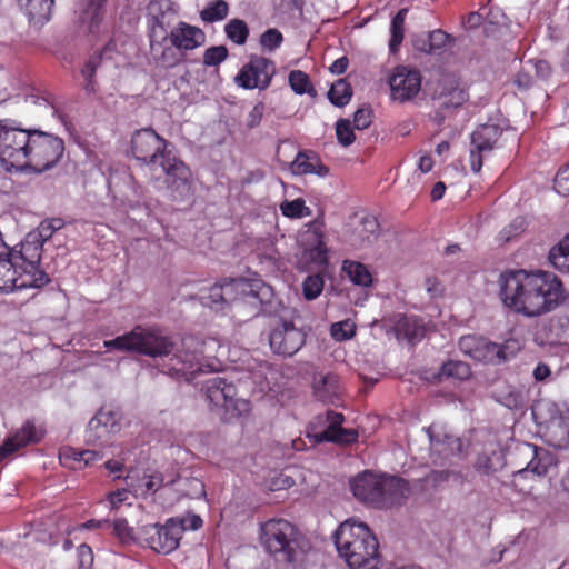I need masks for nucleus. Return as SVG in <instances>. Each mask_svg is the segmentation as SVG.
<instances>
[{
  "label": "nucleus",
  "mask_w": 569,
  "mask_h": 569,
  "mask_svg": "<svg viewBox=\"0 0 569 569\" xmlns=\"http://www.w3.org/2000/svg\"><path fill=\"white\" fill-rule=\"evenodd\" d=\"M300 241L305 246L303 258L318 266L327 264V248L323 242V232L319 223L311 222L308 229L300 236Z\"/></svg>",
  "instance_id": "obj_18"
},
{
  "label": "nucleus",
  "mask_w": 569,
  "mask_h": 569,
  "mask_svg": "<svg viewBox=\"0 0 569 569\" xmlns=\"http://www.w3.org/2000/svg\"><path fill=\"white\" fill-rule=\"evenodd\" d=\"M21 282V270L16 263L13 252L7 247L6 253L0 256V291H12L23 289Z\"/></svg>",
  "instance_id": "obj_27"
},
{
  "label": "nucleus",
  "mask_w": 569,
  "mask_h": 569,
  "mask_svg": "<svg viewBox=\"0 0 569 569\" xmlns=\"http://www.w3.org/2000/svg\"><path fill=\"white\" fill-rule=\"evenodd\" d=\"M408 13V9H400L391 21V39L389 41V49L392 53L398 51L405 37V19Z\"/></svg>",
  "instance_id": "obj_39"
},
{
  "label": "nucleus",
  "mask_w": 569,
  "mask_h": 569,
  "mask_svg": "<svg viewBox=\"0 0 569 569\" xmlns=\"http://www.w3.org/2000/svg\"><path fill=\"white\" fill-rule=\"evenodd\" d=\"M29 130L9 124L0 120V163L7 171H23L26 168Z\"/></svg>",
  "instance_id": "obj_9"
},
{
  "label": "nucleus",
  "mask_w": 569,
  "mask_h": 569,
  "mask_svg": "<svg viewBox=\"0 0 569 569\" xmlns=\"http://www.w3.org/2000/svg\"><path fill=\"white\" fill-rule=\"evenodd\" d=\"M333 539L350 569L379 568V543L366 523L347 520L336 530Z\"/></svg>",
  "instance_id": "obj_5"
},
{
  "label": "nucleus",
  "mask_w": 569,
  "mask_h": 569,
  "mask_svg": "<svg viewBox=\"0 0 569 569\" xmlns=\"http://www.w3.org/2000/svg\"><path fill=\"white\" fill-rule=\"evenodd\" d=\"M224 32L232 42L244 44L249 36V28L243 20L232 19L226 24Z\"/></svg>",
  "instance_id": "obj_42"
},
{
  "label": "nucleus",
  "mask_w": 569,
  "mask_h": 569,
  "mask_svg": "<svg viewBox=\"0 0 569 569\" xmlns=\"http://www.w3.org/2000/svg\"><path fill=\"white\" fill-rule=\"evenodd\" d=\"M343 419L342 413L328 410L326 416L328 427L317 435L318 440L340 445H350L356 442L358 439V431L355 429L342 428L341 425Z\"/></svg>",
  "instance_id": "obj_21"
},
{
  "label": "nucleus",
  "mask_w": 569,
  "mask_h": 569,
  "mask_svg": "<svg viewBox=\"0 0 569 569\" xmlns=\"http://www.w3.org/2000/svg\"><path fill=\"white\" fill-rule=\"evenodd\" d=\"M129 498V491L126 489L117 490L109 493L108 499L110 501L111 509H118L121 503L126 502Z\"/></svg>",
  "instance_id": "obj_64"
},
{
  "label": "nucleus",
  "mask_w": 569,
  "mask_h": 569,
  "mask_svg": "<svg viewBox=\"0 0 569 569\" xmlns=\"http://www.w3.org/2000/svg\"><path fill=\"white\" fill-rule=\"evenodd\" d=\"M459 349L466 356L483 362H495L496 343L481 336H462L458 342Z\"/></svg>",
  "instance_id": "obj_23"
},
{
  "label": "nucleus",
  "mask_w": 569,
  "mask_h": 569,
  "mask_svg": "<svg viewBox=\"0 0 569 569\" xmlns=\"http://www.w3.org/2000/svg\"><path fill=\"white\" fill-rule=\"evenodd\" d=\"M502 133L497 124H481L471 134L470 166L475 173L480 172L483 157L493 150Z\"/></svg>",
  "instance_id": "obj_14"
},
{
  "label": "nucleus",
  "mask_w": 569,
  "mask_h": 569,
  "mask_svg": "<svg viewBox=\"0 0 569 569\" xmlns=\"http://www.w3.org/2000/svg\"><path fill=\"white\" fill-rule=\"evenodd\" d=\"M99 430L100 432L97 435L98 438H101L104 435H108L117 430V419L111 410L101 409L89 421L88 432L90 438L92 437V432Z\"/></svg>",
  "instance_id": "obj_32"
},
{
  "label": "nucleus",
  "mask_w": 569,
  "mask_h": 569,
  "mask_svg": "<svg viewBox=\"0 0 569 569\" xmlns=\"http://www.w3.org/2000/svg\"><path fill=\"white\" fill-rule=\"evenodd\" d=\"M295 485V480L291 476L280 473L278 477L273 478L270 483L271 490H284L289 489Z\"/></svg>",
  "instance_id": "obj_61"
},
{
  "label": "nucleus",
  "mask_w": 569,
  "mask_h": 569,
  "mask_svg": "<svg viewBox=\"0 0 569 569\" xmlns=\"http://www.w3.org/2000/svg\"><path fill=\"white\" fill-rule=\"evenodd\" d=\"M391 98L399 102L413 99L421 89V74L416 69L399 66L389 79Z\"/></svg>",
  "instance_id": "obj_15"
},
{
  "label": "nucleus",
  "mask_w": 569,
  "mask_h": 569,
  "mask_svg": "<svg viewBox=\"0 0 569 569\" xmlns=\"http://www.w3.org/2000/svg\"><path fill=\"white\" fill-rule=\"evenodd\" d=\"M280 210L284 217L292 219L308 217L311 214L310 208L306 206V202L302 198H297L292 201H283L280 204Z\"/></svg>",
  "instance_id": "obj_43"
},
{
  "label": "nucleus",
  "mask_w": 569,
  "mask_h": 569,
  "mask_svg": "<svg viewBox=\"0 0 569 569\" xmlns=\"http://www.w3.org/2000/svg\"><path fill=\"white\" fill-rule=\"evenodd\" d=\"M44 433L46 431L41 426H36L33 421L27 420L20 429L8 437L0 446V462L19 449L40 442Z\"/></svg>",
  "instance_id": "obj_17"
},
{
  "label": "nucleus",
  "mask_w": 569,
  "mask_h": 569,
  "mask_svg": "<svg viewBox=\"0 0 569 569\" xmlns=\"http://www.w3.org/2000/svg\"><path fill=\"white\" fill-rule=\"evenodd\" d=\"M107 0H79L78 7L80 19L83 23H88L89 30L93 31L102 19V8Z\"/></svg>",
  "instance_id": "obj_31"
},
{
  "label": "nucleus",
  "mask_w": 569,
  "mask_h": 569,
  "mask_svg": "<svg viewBox=\"0 0 569 569\" xmlns=\"http://www.w3.org/2000/svg\"><path fill=\"white\" fill-rule=\"evenodd\" d=\"M342 270L347 273L352 283L361 287H369L372 283V276L368 268L357 261L346 260Z\"/></svg>",
  "instance_id": "obj_35"
},
{
  "label": "nucleus",
  "mask_w": 569,
  "mask_h": 569,
  "mask_svg": "<svg viewBox=\"0 0 569 569\" xmlns=\"http://www.w3.org/2000/svg\"><path fill=\"white\" fill-rule=\"evenodd\" d=\"M103 345L107 349L137 352L151 358L169 357L174 351L163 366L162 372L176 379L191 381L198 373L216 370L211 357L207 355L209 345L214 346L216 342H207L196 336L183 337L180 348H177L172 337L138 326L128 333L104 341Z\"/></svg>",
  "instance_id": "obj_1"
},
{
  "label": "nucleus",
  "mask_w": 569,
  "mask_h": 569,
  "mask_svg": "<svg viewBox=\"0 0 569 569\" xmlns=\"http://www.w3.org/2000/svg\"><path fill=\"white\" fill-rule=\"evenodd\" d=\"M431 450L445 457L463 453V443L460 438L445 432H436L433 426L427 429Z\"/></svg>",
  "instance_id": "obj_26"
},
{
  "label": "nucleus",
  "mask_w": 569,
  "mask_h": 569,
  "mask_svg": "<svg viewBox=\"0 0 569 569\" xmlns=\"http://www.w3.org/2000/svg\"><path fill=\"white\" fill-rule=\"evenodd\" d=\"M203 303L216 310L224 309L226 303L221 284H214L209 289L208 296L203 297Z\"/></svg>",
  "instance_id": "obj_53"
},
{
  "label": "nucleus",
  "mask_w": 569,
  "mask_h": 569,
  "mask_svg": "<svg viewBox=\"0 0 569 569\" xmlns=\"http://www.w3.org/2000/svg\"><path fill=\"white\" fill-rule=\"evenodd\" d=\"M301 533L286 519H270L260 526V542L267 552L292 562L300 548Z\"/></svg>",
  "instance_id": "obj_6"
},
{
  "label": "nucleus",
  "mask_w": 569,
  "mask_h": 569,
  "mask_svg": "<svg viewBox=\"0 0 569 569\" xmlns=\"http://www.w3.org/2000/svg\"><path fill=\"white\" fill-rule=\"evenodd\" d=\"M263 111L264 104L261 102L257 103L248 114L247 126L251 129L259 126L263 116Z\"/></svg>",
  "instance_id": "obj_62"
},
{
  "label": "nucleus",
  "mask_w": 569,
  "mask_h": 569,
  "mask_svg": "<svg viewBox=\"0 0 569 569\" xmlns=\"http://www.w3.org/2000/svg\"><path fill=\"white\" fill-rule=\"evenodd\" d=\"M144 488L147 492H156L163 483L161 473H153L144 477Z\"/></svg>",
  "instance_id": "obj_63"
},
{
  "label": "nucleus",
  "mask_w": 569,
  "mask_h": 569,
  "mask_svg": "<svg viewBox=\"0 0 569 569\" xmlns=\"http://www.w3.org/2000/svg\"><path fill=\"white\" fill-rule=\"evenodd\" d=\"M381 476L363 471L350 480V488L356 499L377 508Z\"/></svg>",
  "instance_id": "obj_22"
},
{
  "label": "nucleus",
  "mask_w": 569,
  "mask_h": 569,
  "mask_svg": "<svg viewBox=\"0 0 569 569\" xmlns=\"http://www.w3.org/2000/svg\"><path fill=\"white\" fill-rule=\"evenodd\" d=\"M312 390L318 400L322 402H335L340 393L339 377L332 372L315 373Z\"/></svg>",
  "instance_id": "obj_25"
},
{
  "label": "nucleus",
  "mask_w": 569,
  "mask_h": 569,
  "mask_svg": "<svg viewBox=\"0 0 569 569\" xmlns=\"http://www.w3.org/2000/svg\"><path fill=\"white\" fill-rule=\"evenodd\" d=\"M276 73L274 63L259 56H253L246 63L234 78V82L243 89L264 90L270 86Z\"/></svg>",
  "instance_id": "obj_13"
},
{
  "label": "nucleus",
  "mask_w": 569,
  "mask_h": 569,
  "mask_svg": "<svg viewBox=\"0 0 569 569\" xmlns=\"http://www.w3.org/2000/svg\"><path fill=\"white\" fill-rule=\"evenodd\" d=\"M336 134L339 143L349 147L356 139L353 129L348 119H339L336 123Z\"/></svg>",
  "instance_id": "obj_48"
},
{
  "label": "nucleus",
  "mask_w": 569,
  "mask_h": 569,
  "mask_svg": "<svg viewBox=\"0 0 569 569\" xmlns=\"http://www.w3.org/2000/svg\"><path fill=\"white\" fill-rule=\"evenodd\" d=\"M323 278L320 274L308 276L302 283V293L307 300L316 299L323 290Z\"/></svg>",
  "instance_id": "obj_47"
},
{
  "label": "nucleus",
  "mask_w": 569,
  "mask_h": 569,
  "mask_svg": "<svg viewBox=\"0 0 569 569\" xmlns=\"http://www.w3.org/2000/svg\"><path fill=\"white\" fill-rule=\"evenodd\" d=\"M202 390L211 410H224L230 418L240 417L250 410V402L237 398L236 386L221 377L208 379Z\"/></svg>",
  "instance_id": "obj_10"
},
{
  "label": "nucleus",
  "mask_w": 569,
  "mask_h": 569,
  "mask_svg": "<svg viewBox=\"0 0 569 569\" xmlns=\"http://www.w3.org/2000/svg\"><path fill=\"white\" fill-rule=\"evenodd\" d=\"M501 452L492 450L490 453H482L477 457L475 469L482 475H492L503 467Z\"/></svg>",
  "instance_id": "obj_37"
},
{
  "label": "nucleus",
  "mask_w": 569,
  "mask_h": 569,
  "mask_svg": "<svg viewBox=\"0 0 569 569\" xmlns=\"http://www.w3.org/2000/svg\"><path fill=\"white\" fill-rule=\"evenodd\" d=\"M130 149L134 159L148 168L154 182L164 178L163 183L173 200L191 197L190 169L168 150V141L153 129L136 130L131 136Z\"/></svg>",
  "instance_id": "obj_3"
},
{
  "label": "nucleus",
  "mask_w": 569,
  "mask_h": 569,
  "mask_svg": "<svg viewBox=\"0 0 569 569\" xmlns=\"http://www.w3.org/2000/svg\"><path fill=\"white\" fill-rule=\"evenodd\" d=\"M270 326L269 345L274 353L291 357L305 345V332L291 320L273 318Z\"/></svg>",
  "instance_id": "obj_11"
},
{
  "label": "nucleus",
  "mask_w": 569,
  "mask_h": 569,
  "mask_svg": "<svg viewBox=\"0 0 569 569\" xmlns=\"http://www.w3.org/2000/svg\"><path fill=\"white\" fill-rule=\"evenodd\" d=\"M78 558L81 569H89L93 563V552L92 549L86 545L82 543L78 548Z\"/></svg>",
  "instance_id": "obj_59"
},
{
  "label": "nucleus",
  "mask_w": 569,
  "mask_h": 569,
  "mask_svg": "<svg viewBox=\"0 0 569 569\" xmlns=\"http://www.w3.org/2000/svg\"><path fill=\"white\" fill-rule=\"evenodd\" d=\"M548 258L555 269L569 273V234L550 249Z\"/></svg>",
  "instance_id": "obj_33"
},
{
  "label": "nucleus",
  "mask_w": 569,
  "mask_h": 569,
  "mask_svg": "<svg viewBox=\"0 0 569 569\" xmlns=\"http://www.w3.org/2000/svg\"><path fill=\"white\" fill-rule=\"evenodd\" d=\"M519 452L525 458H529L527 466L519 469L517 473L532 472L536 476H543L547 473L552 458L550 453L532 443H522L519 447Z\"/></svg>",
  "instance_id": "obj_24"
},
{
  "label": "nucleus",
  "mask_w": 569,
  "mask_h": 569,
  "mask_svg": "<svg viewBox=\"0 0 569 569\" xmlns=\"http://www.w3.org/2000/svg\"><path fill=\"white\" fill-rule=\"evenodd\" d=\"M290 169L293 174L299 176L313 173L319 177H325L329 172L328 167L322 164L317 156H308L305 152H299L297 154L296 159L290 166Z\"/></svg>",
  "instance_id": "obj_29"
},
{
  "label": "nucleus",
  "mask_w": 569,
  "mask_h": 569,
  "mask_svg": "<svg viewBox=\"0 0 569 569\" xmlns=\"http://www.w3.org/2000/svg\"><path fill=\"white\" fill-rule=\"evenodd\" d=\"M437 376L440 380L445 378L466 380L471 377V368L461 360H448L442 363Z\"/></svg>",
  "instance_id": "obj_36"
},
{
  "label": "nucleus",
  "mask_w": 569,
  "mask_h": 569,
  "mask_svg": "<svg viewBox=\"0 0 569 569\" xmlns=\"http://www.w3.org/2000/svg\"><path fill=\"white\" fill-rule=\"evenodd\" d=\"M181 528L171 518L164 526L153 523L138 528V539L157 552L169 553L179 546L182 538Z\"/></svg>",
  "instance_id": "obj_12"
},
{
  "label": "nucleus",
  "mask_w": 569,
  "mask_h": 569,
  "mask_svg": "<svg viewBox=\"0 0 569 569\" xmlns=\"http://www.w3.org/2000/svg\"><path fill=\"white\" fill-rule=\"evenodd\" d=\"M353 123L358 130L367 129L371 123V111L369 109H358L353 116Z\"/></svg>",
  "instance_id": "obj_60"
},
{
  "label": "nucleus",
  "mask_w": 569,
  "mask_h": 569,
  "mask_svg": "<svg viewBox=\"0 0 569 569\" xmlns=\"http://www.w3.org/2000/svg\"><path fill=\"white\" fill-rule=\"evenodd\" d=\"M81 456V451L71 447H63L59 451V460L61 465L70 469L80 468V466L77 465L82 462Z\"/></svg>",
  "instance_id": "obj_50"
},
{
  "label": "nucleus",
  "mask_w": 569,
  "mask_h": 569,
  "mask_svg": "<svg viewBox=\"0 0 569 569\" xmlns=\"http://www.w3.org/2000/svg\"><path fill=\"white\" fill-rule=\"evenodd\" d=\"M53 0H18L30 21L42 23L50 17Z\"/></svg>",
  "instance_id": "obj_30"
},
{
  "label": "nucleus",
  "mask_w": 569,
  "mask_h": 569,
  "mask_svg": "<svg viewBox=\"0 0 569 569\" xmlns=\"http://www.w3.org/2000/svg\"><path fill=\"white\" fill-rule=\"evenodd\" d=\"M521 349L520 342L516 339H508L503 343H496L495 362L502 363L513 358Z\"/></svg>",
  "instance_id": "obj_45"
},
{
  "label": "nucleus",
  "mask_w": 569,
  "mask_h": 569,
  "mask_svg": "<svg viewBox=\"0 0 569 569\" xmlns=\"http://www.w3.org/2000/svg\"><path fill=\"white\" fill-rule=\"evenodd\" d=\"M282 41V33L276 28L266 30L260 37L261 47L268 51H273L279 48Z\"/></svg>",
  "instance_id": "obj_51"
},
{
  "label": "nucleus",
  "mask_w": 569,
  "mask_h": 569,
  "mask_svg": "<svg viewBox=\"0 0 569 569\" xmlns=\"http://www.w3.org/2000/svg\"><path fill=\"white\" fill-rule=\"evenodd\" d=\"M64 226V221L61 218H52L43 220L39 226V231L36 234L43 242L52 237V234L60 230Z\"/></svg>",
  "instance_id": "obj_52"
},
{
  "label": "nucleus",
  "mask_w": 569,
  "mask_h": 569,
  "mask_svg": "<svg viewBox=\"0 0 569 569\" xmlns=\"http://www.w3.org/2000/svg\"><path fill=\"white\" fill-rule=\"evenodd\" d=\"M27 163L23 171L42 173L53 168L63 156V140L41 130H29Z\"/></svg>",
  "instance_id": "obj_7"
},
{
  "label": "nucleus",
  "mask_w": 569,
  "mask_h": 569,
  "mask_svg": "<svg viewBox=\"0 0 569 569\" xmlns=\"http://www.w3.org/2000/svg\"><path fill=\"white\" fill-rule=\"evenodd\" d=\"M555 190L561 196H569V162L559 169L555 180Z\"/></svg>",
  "instance_id": "obj_56"
},
{
  "label": "nucleus",
  "mask_w": 569,
  "mask_h": 569,
  "mask_svg": "<svg viewBox=\"0 0 569 569\" xmlns=\"http://www.w3.org/2000/svg\"><path fill=\"white\" fill-rule=\"evenodd\" d=\"M228 57V49L224 46L208 48L203 53V64L208 67L218 66Z\"/></svg>",
  "instance_id": "obj_49"
},
{
  "label": "nucleus",
  "mask_w": 569,
  "mask_h": 569,
  "mask_svg": "<svg viewBox=\"0 0 569 569\" xmlns=\"http://www.w3.org/2000/svg\"><path fill=\"white\" fill-rule=\"evenodd\" d=\"M452 41L453 39L450 34L437 29L428 33V48L419 47V51L428 54H438Z\"/></svg>",
  "instance_id": "obj_40"
},
{
  "label": "nucleus",
  "mask_w": 569,
  "mask_h": 569,
  "mask_svg": "<svg viewBox=\"0 0 569 569\" xmlns=\"http://www.w3.org/2000/svg\"><path fill=\"white\" fill-rule=\"evenodd\" d=\"M174 519V522L178 523L179 526H181L182 528V533L186 531V530H197L199 528H201L202 526V519L197 516V515H188L183 518H173Z\"/></svg>",
  "instance_id": "obj_57"
},
{
  "label": "nucleus",
  "mask_w": 569,
  "mask_h": 569,
  "mask_svg": "<svg viewBox=\"0 0 569 569\" xmlns=\"http://www.w3.org/2000/svg\"><path fill=\"white\" fill-rule=\"evenodd\" d=\"M498 283L503 306L528 318L549 313L567 299L561 280L548 271H507Z\"/></svg>",
  "instance_id": "obj_2"
},
{
  "label": "nucleus",
  "mask_w": 569,
  "mask_h": 569,
  "mask_svg": "<svg viewBox=\"0 0 569 569\" xmlns=\"http://www.w3.org/2000/svg\"><path fill=\"white\" fill-rule=\"evenodd\" d=\"M114 535L123 542L128 543L138 539V533L134 535L133 529L128 526L124 519H116L112 523Z\"/></svg>",
  "instance_id": "obj_54"
},
{
  "label": "nucleus",
  "mask_w": 569,
  "mask_h": 569,
  "mask_svg": "<svg viewBox=\"0 0 569 569\" xmlns=\"http://www.w3.org/2000/svg\"><path fill=\"white\" fill-rule=\"evenodd\" d=\"M525 228V220L523 218H516L508 229H505L500 232V239L502 241H509L511 237L517 236L518 233L522 232Z\"/></svg>",
  "instance_id": "obj_58"
},
{
  "label": "nucleus",
  "mask_w": 569,
  "mask_h": 569,
  "mask_svg": "<svg viewBox=\"0 0 569 569\" xmlns=\"http://www.w3.org/2000/svg\"><path fill=\"white\" fill-rule=\"evenodd\" d=\"M355 325L348 320L336 322L331 326V336L339 341L350 339L355 336Z\"/></svg>",
  "instance_id": "obj_55"
},
{
  "label": "nucleus",
  "mask_w": 569,
  "mask_h": 569,
  "mask_svg": "<svg viewBox=\"0 0 569 569\" xmlns=\"http://www.w3.org/2000/svg\"><path fill=\"white\" fill-rule=\"evenodd\" d=\"M289 84L297 94L315 92L308 74L301 70H293L289 73Z\"/></svg>",
  "instance_id": "obj_46"
},
{
  "label": "nucleus",
  "mask_w": 569,
  "mask_h": 569,
  "mask_svg": "<svg viewBox=\"0 0 569 569\" xmlns=\"http://www.w3.org/2000/svg\"><path fill=\"white\" fill-rule=\"evenodd\" d=\"M550 443L559 449L569 447V417L553 420L548 427Z\"/></svg>",
  "instance_id": "obj_34"
},
{
  "label": "nucleus",
  "mask_w": 569,
  "mask_h": 569,
  "mask_svg": "<svg viewBox=\"0 0 569 569\" xmlns=\"http://www.w3.org/2000/svg\"><path fill=\"white\" fill-rule=\"evenodd\" d=\"M468 93L453 76H443L436 83L432 99L439 110L447 111L461 107L468 100Z\"/></svg>",
  "instance_id": "obj_16"
},
{
  "label": "nucleus",
  "mask_w": 569,
  "mask_h": 569,
  "mask_svg": "<svg viewBox=\"0 0 569 569\" xmlns=\"http://www.w3.org/2000/svg\"><path fill=\"white\" fill-rule=\"evenodd\" d=\"M228 11L229 6L224 0H216L201 11L200 17L206 22H214L223 20L228 16Z\"/></svg>",
  "instance_id": "obj_44"
},
{
  "label": "nucleus",
  "mask_w": 569,
  "mask_h": 569,
  "mask_svg": "<svg viewBox=\"0 0 569 569\" xmlns=\"http://www.w3.org/2000/svg\"><path fill=\"white\" fill-rule=\"evenodd\" d=\"M43 243L39 237L28 234L21 242L19 252L13 253L16 263L21 270V282H19L21 287L42 288L50 282L49 276L39 267Z\"/></svg>",
  "instance_id": "obj_8"
},
{
  "label": "nucleus",
  "mask_w": 569,
  "mask_h": 569,
  "mask_svg": "<svg viewBox=\"0 0 569 569\" xmlns=\"http://www.w3.org/2000/svg\"><path fill=\"white\" fill-rule=\"evenodd\" d=\"M460 479V472L456 470L443 469L430 471L420 481L423 482L425 488L438 489L443 487V485L449 481H459Z\"/></svg>",
  "instance_id": "obj_38"
},
{
  "label": "nucleus",
  "mask_w": 569,
  "mask_h": 569,
  "mask_svg": "<svg viewBox=\"0 0 569 569\" xmlns=\"http://www.w3.org/2000/svg\"><path fill=\"white\" fill-rule=\"evenodd\" d=\"M223 289V299L226 306L240 308L244 303L257 306L261 301L259 293L254 290L253 284L242 279H231L221 283Z\"/></svg>",
  "instance_id": "obj_20"
},
{
  "label": "nucleus",
  "mask_w": 569,
  "mask_h": 569,
  "mask_svg": "<svg viewBox=\"0 0 569 569\" xmlns=\"http://www.w3.org/2000/svg\"><path fill=\"white\" fill-rule=\"evenodd\" d=\"M152 18L150 27V51L163 68H173L186 60V53L202 46L206 41L204 32L194 26L180 21L174 28L167 31L169 21L167 14L176 12L169 0H152L148 6Z\"/></svg>",
  "instance_id": "obj_4"
},
{
  "label": "nucleus",
  "mask_w": 569,
  "mask_h": 569,
  "mask_svg": "<svg viewBox=\"0 0 569 569\" xmlns=\"http://www.w3.org/2000/svg\"><path fill=\"white\" fill-rule=\"evenodd\" d=\"M408 483L398 477L381 476L377 508L387 509L401 505L408 497Z\"/></svg>",
  "instance_id": "obj_19"
},
{
  "label": "nucleus",
  "mask_w": 569,
  "mask_h": 569,
  "mask_svg": "<svg viewBox=\"0 0 569 569\" xmlns=\"http://www.w3.org/2000/svg\"><path fill=\"white\" fill-rule=\"evenodd\" d=\"M352 96V89L345 79L337 80L328 91L330 102L336 107L346 106Z\"/></svg>",
  "instance_id": "obj_41"
},
{
  "label": "nucleus",
  "mask_w": 569,
  "mask_h": 569,
  "mask_svg": "<svg viewBox=\"0 0 569 569\" xmlns=\"http://www.w3.org/2000/svg\"><path fill=\"white\" fill-rule=\"evenodd\" d=\"M379 237V222L373 216H365L360 226L356 228L351 244L355 248H365L371 246Z\"/></svg>",
  "instance_id": "obj_28"
}]
</instances>
